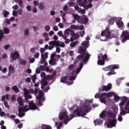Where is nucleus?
<instances>
[{"instance_id":"nucleus-43","label":"nucleus","mask_w":129,"mask_h":129,"mask_svg":"<svg viewBox=\"0 0 129 129\" xmlns=\"http://www.w3.org/2000/svg\"><path fill=\"white\" fill-rule=\"evenodd\" d=\"M77 44H78V42H77V41L73 42L70 44V46H71V48H73V47H75L76 46V45H77Z\"/></svg>"},{"instance_id":"nucleus-51","label":"nucleus","mask_w":129,"mask_h":129,"mask_svg":"<svg viewBox=\"0 0 129 129\" xmlns=\"http://www.w3.org/2000/svg\"><path fill=\"white\" fill-rule=\"evenodd\" d=\"M113 95H114V93L113 92H109L108 94H107V97H111V96H113Z\"/></svg>"},{"instance_id":"nucleus-7","label":"nucleus","mask_w":129,"mask_h":129,"mask_svg":"<svg viewBox=\"0 0 129 129\" xmlns=\"http://www.w3.org/2000/svg\"><path fill=\"white\" fill-rule=\"evenodd\" d=\"M88 44H89V41H85L83 42L81 45L82 46H83L84 47L82 46H80L79 50H78V53L81 54V55L85 56L86 53V50L89 47Z\"/></svg>"},{"instance_id":"nucleus-11","label":"nucleus","mask_w":129,"mask_h":129,"mask_svg":"<svg viewBox=\"0 0 129 129\" xmlns=\"http://www.w3.org/2000/svg\"><path fill=\"white\" fill-rule=\"evenodd\" d=\"M10 57L12 61H15V60H17V59L20 58V53L18 51L12 52L10 54Z\"/></svg>"},{"instance_id":"nucleus-61","label":"nucleus","mask_w":129,"mask_h":129,"mask_svg":"<svg viewBox=\"0 0 129 129\" xmlns=\"http://www.w3.org/2000/svg\"><path fill=\"white\" fill-rule=\"evenodd\" d=\"M114 100H116V101H118L119 100V97L117 95H114Z\"/></svg>"},{"instance_id":"nucleus-2","label":"nucleus","mask_w":129,"mask_h":129,"mask_svg":"<svg viewBox=\"0 0 129 129\" xmlns=\"http://www.w3.org/2000/svg\"><path fill=\"white\" fill-rule=\"evenodd\" d=\"M126 101L127 103H126ZM126 104L125 106V110L124 108H122V105H124V104ZM119 105L120 106V115H125L126 113H129V100L128 98L126 97H123L122 98L121 102L119 103Z\"/></svg>"},{"instance_id":"nucleus-37","label":"nucleus","mask_w":129,"mask_h":129,"mask_svg":"<svg viewBox=\"0 0 129 129\" xmlns=\"http://www.w3.org/2000/svg\"><path fill=\"white\" fill-rule=\"evenodd\" d=\"M71 36L75 37V39H78V38H79V35H76L75 33L73 31H71Z\"/></svg>"},{"instance_id":"nucleus-5","label":"nucleus","mask_w":129,"mask_h":129,"mask_svg":"<svg viewBox=\"0 0 129 129\" xmlns=\"http://www.w3.org/2000/svg\"><path fill=\"white\" fill-rule=\"evenodd\" d=\"M23 91L24 96L25 98V101L26 102H29V99H31V98H32V96L31 95L30 93L34 94V90L33 89H30L29 90L28 89L24 88L23 89Z\"/></svg>"},{"instance_id":"nucleus-63","label":"nucleus","mask_w":129,"mask_h":129,"mask_svg":"<svg viewBox=\"0 0 129 129\" xmlns=\"http://www.w3.org/2000/svg\"><path fill=\"white\" fill-rule=\"evenodd\" d=\"M118 120L119 121H122V115H120V114L118 115Z\"/></svg>"},{"instance_id":"nucleus-27","label":"nucleus","mask_w":129,"mask_h":129,"mask_svg":"<svg viewBox=\"0 0 129 129\" xmlns=\"http://www.w3.org/2000/svg\"><path fill=\"white\" fill-rule=\"evenodd\" d=\"M107 114V112L105 110H103L101 112V113L100 114V118H104L105 116H106V115Z\"/></svg>"},{"instance_id":"nucleus-6","label":"nucleus","mask_w":129,"mask_h":129,"mask_svg":"<svg viewBox=\"0 0 129 129\" xmlns=\"http://www.w3.org/2000/svg\"><path fill=\"white\" fill-rule=\"evenodd\" d=\"M98 65H101L102 66L105 64V60L109 61V58H107V54H106L103 55L102 53H100L99 56H98Z\"/></svg>"},{"instance_id":"nucleus-57","label":"nucleus","mask_w":129,"mask_h":129,"mask_svg":"<svg viewBox=\"0 0 129 129\" xmlns=\"http://www.w3.org/2000/svg\"><path fill=\"white\" fill-rule=\"evenodd\" d=\"M1 71L3 73H7V72H8V69H7V68H4Z\"/></svg>"},{"instance_id":"nucleus-15","label":"nucleus","mask_w":129,"mask_h":129,"mask_svg":"<svg viewBox=\"0 0 129 129\" xmlns=\"http://www.w3.org/2000/svg\"><path fill=\"white\" fill-rule=\"evenodd\" d=\"M29 109H31V110H36V109H38V107L37 105L35 103H34V101H31L29 102V107H27Z\"/></svg>"},{"instance_id":"nucleus-10","label":"nucleus","mask_w":129,"mask_h":129,"mask_svg":"<svg viewBox=\"0 0 129 129\" xmlns=\"http://www.w3.org/2000/svg\"><path fill=\"white\" fill-rule=\"evenodd\" d=\"M101 36H102V37L105 36L107 39H111V37H110V31H109V28H106L105 31H102Z\"/></svg>"},{"instance_id":"nucleus-58","label":"nucleus","mask_w":129,"mask_h":129,"mask_svg":"<svg viewBox=\"0 0 129 129\" xmlns=\"http://www.w3.org/2000/svg\"><path fill=\"white\" fill-rule=\"evenodd\" d=\"M6 99H7L8 101H10L11 99V96L9 94H6Z\"/></svg>"},{"instance_id":"nucleus-53","label":"nucleus","mask_w":129,"mask_h":129,"mask_svg":"<svg viewBox=\"0 0 129 129\" xmlns=\"http://www.w3.org/2000/svg\"><path fill=\"white\" fill-rule=\"evenodd\" d=\"M64 35H66L67 36H69V35H70L69 30L66 29L64 31Z\"/></svg>"},{"instance_id":"nucleus-41","label":"nucleus","mask_w":129,"mask_h":129,"mask_svg":"<svg viewBox=\"0 0 129 129\" xmlns=\"http://www.w3.org/2000/svg\"><path fill=\"white\" fill-rule=\"evenodd\" d=\"M42 129H51V126H47L46 124H42L41 126Z\"/></svg>"},{"instance_id":"nucleus-18","label":"nucleus","mask_w":129,"mask_h":129,"mask_svg":"<svg viewBox=\"0 0 129 129\" xmlns=\"http://www.w3.org/2000/svg\"><path fill=\"white\" fill-rule=\"evenodd\" d=\"M71 28L74 30H80L81 31H82V30L84 29V26L72 25L71 26Z\"/></svg>"},{"instance_id":"nucleus-59","label":"nucleus","mask_w":129,"mask_h":129,"mask_svg":"<svg viewBox=\"0 0 129 129\" xmlns=\"http://www.w3.org/2000/svg\"><path fill=\"white\" fill-rule=\"evenodd\" d=\"M12 15L14 16V17H18V13H17V11L15 10L13 11Z\"/></svg>"},{"instance_id":"nucleus-47","label":"nucleus","mask_w":129,"mask_h":129,"mask_svg":"<svg viewBox=\"0 0 129 129\" xmlns=\"http://www.w3.org/2000/svg\"><path fill=\"white\" fill-rule=\"evenodd\" d=\"M46 59L43 57V55H42L41 59L40 60V63L41 64H44V62H46Z\"/></svg>"},{"instance_id":"nucleus-17","label":"nucleus","mask_w":129,"mask_h":129,"mask_svg":"<svg viewBox=\"0 0 129 129\" xmlns=\"http://www.w3.org/2000/svg\"><path fill=\"white\" fill-rule=\"evenodd\" d=\"M15 72H16L15 68H14L12 64H10L8 68V76H11V75L15 73Z\"/></svg>"},{"instance_id":"nucleus-8","label":"nucleus","mask_w":129,"mask_h":129,"mask_svg":"<svg viewBox=\"0 0 129 129\" xmlns=\"http://www.w3.org/2000/svg\"><path fill=\"white\" fill-rule=\"evenodd\" d=\"M49 45H50L49 47V50H52L54 47H61L64 48L65 47V44L64 43L60 44V41H50L49 42Z\"/></svg>"},{"instance_id":"nucleus-50","label":"nucleus","mask_w":129,"mask_h":129,"mask_svg":"<svg viewBox=\"0 0 129 129\" xmlns=\"http://www.w3.org/2000/svg\"><path fill=\"white\" fill-rule=\"evenodd\" d=\"M24 115H25V113H24V112H21L20 113V111H19L18 116L19 117H23V116H24Z\"/></svg>"},{"instance_id":"nucleus-56","label":"nucleus","mask_w":129,"mask_h":129,"mask_svg":"<svg viewBox=\"0 0 129 129\" xmlns=\"http://www.w3.org/2000/svg\"><path fill=\"white\" fill-rule=\"evenodd\" d=\"M4 105L6 107H7V108H9V107H10V105H9V103L7 101H4Z\"/></svg>"},{"instance_id":"nucleus-40","label":"nucleus","mask_w":129,"mask_h":129,"mask_svg":"<svg viewBox=\"0 0 129 129\" xmlns=\"http://www.w3.org/2000/svg\"><path fill=\"white\" fill-rule=\"evenodd\" d=\"M3 31L6 35L10 33V29L7 27L4 28Z\"/></svg>"},{"instance_id":"nucleus-13","label":"nucleus","mask_w":129,"mask_h":129,"mask_svg":"<svg viewBox=\"0 0 129 129\" xmlns=\"http://www.w3.org/2000/svg\"><path fill=\"white\" fill-rule=\"evenodd\" d=\"M115 69H118V66L116 64L110 65L104 69V71H113Z\"/></svg>"},{"instance_id":"nucleus-35","label":"nucleus","mask_w":129,"mask_h":129,"mask_svg":"<svg viewBox=\"0 0 129 129\" xmlns=\"http://www.w3.org/2000/svg\"><path fill=\"white\" fill-rule=\"evenodd\" d=\"M116 25L118 28H122L123 27V22L122 21H118L116 22Z\"/></svg>"},{"instance_id":"nucleus-54","label":"nucleus","mask_w":129,"mask_h":129,"mask_svg":"<svg viewBox=\"0 0 129 129\" xmlns=\"http://www.w3.org/2000/svg\"><path fill=\"white\" fill-rule=\"evenodd\" d=\"M41 69H40V68H37L36 70V73L37 74H40L41 73Z\"/></svg>"},{"instance_id":"nucleus-45","label":"nucleus","mask_w":129,"mask_h":129,"mask_svg":"<svg viewBox=\"0 0 129 129\" xmlns=\"http://www.w3.org/2000/svg\"><path fill=\"white\" fill-rule=\"evenodd\" d=\"M48 54L49 53L48 52H45L44 54H41V56H43V58H44L45 59H47L48 58Z\"/></svg>"},{"instance_id":"nucleus-34","label":"nucleus","mask_w":129,"mask_h":129,"mask_svg":"<svg viewBox=\"0 0 129 129\" xmlns=\"http://www.w3.org/2000/svg\"><path fill=\"white\" fill-rule=\"evenodd\" d=\"M69 119H70L69 116H66L64 119V121H63V123H64V124H67L69 122Z\"/></svg>"},{"instance_id":"nucleus-30","label":"nucleus","mask_w":129,"mask_h":129,"mask_svg":"<svg viewBox=\"0 0 129 129\" xmlns=\"http://www.w3.org/2000/svg\"><path fill=\"white\" fill-rule=\"evenodd\" d=\"M67 79H68V76H66L60 79V82H62V83H66Z\"/></svg>"},{"instance_id":"nucleus-28","label":"nucleus","mask_w":129,"mask_h":129,"mask_svg":"<svg viewBox=\"0 0 129 129\" xmlns=\"http://www.w3.org/2000/svg\"><path fill=\"white\" fill-rule=\"evenodd\" d=\"M12 89L15 93H19L20 92V90H19V88L16 85L12 87Z\"/></svg>"},{"instance_id":"nucleus-48","label":"nucleus","mask_w":129,"mask_h":129,"mask_svg":"<svg viewBox=\"0 0 129 129\" xmlns=\"http://www.w3.org/2000/svg\"><path fill=\"white\" fill-rule=\"evenodd\" d=\"M76 79V76H70L69 78V80L71 81H73V80H75V79Z\"/></svg>"},{"instance_id":"nucleus-38","label":"nucleus","mask_w":129,"mask_h":129,"mask_svg":"<svg viewBox=\"0 0 129 129\" xmlns=\"http://www.w3.org/2000/svg\"><path fill=\"white\" fill-rule=\"evenodd\" d=\"M38 8L39 10H43L45 9V6H44V4L42 3H40L38 4Z\"/></svg>"},{"instance_id":"nucleus-26","label":"nucleus","mask_w":129,"mask_h":129,"mask_svg":"<svg viewBox=\"0 0 129 129\" xmlns=\"http://www.w3.org/2000/svg\"><path fill=\"white\" fill-rule=\"evenodd\" d=\"M92 102V100L87 99L85 100V103L83 106H84V105H85L86 106H87V105H89L90 106L91 108L88 110V112H89V111H90V109H91V106H90V105H89L87 103H91Z\"/></svg>"},{"instance_id":"nucleus-64","label":"nucleus","mask_w":129,"mask_h":129,"mask_svg":"<svg viewBox=\"0 0 129 129\" xmlns=\"http://www.w3.org/2000/svg\"><path fill=\"white\" fill-rule=\"evenodd\" d=\"M9 48H10V44H7L4 46L5 50H9Z\"/></svg>"},{"instance_id":"nucleus-12","label":"nucleus","mask_w":129,"mask_h":129,"mask_svg":"<svg viewBox=\"0 0 129 129\" xmlns=\"http://www.w3.org/2000/svg\"><path fill=\"white\" fill-rule=\"evenodd\" d=\"M112 85L111 83H109L107 85V86L103 85L99 89V91H109L111 89Z\"/></svg>"},{"instance_id":"nucleus-20","label":"nucleus","mask_w":129,"mask_h":129,"mask_svg":"<svg viewBox=\"0 0 129 129\" xmlns=\"http://www.w3.org/2000/svg\"><path fill=\"white\" fill-rule=\"evenodd\" d=\"M74 63L73 64H71L69 66V71L70 72V75H74L75 74V70H74Z\"/></svg>"},{"instance_id":"nucleus-52","label":"nucleus","mask_w":129,"mask_h":129,"mask_svg":"<svg viewBox=\"0 0 129 129\" xmlns=\"http://www.w3.org/2000/svg\"><path fill=\"white\" fill-rule=\"evenodd\" d=\"M84 35H85V31H82L80 32V36L82 38H83V37L84 36Z\"/></svg>"},{"instance_id":"nucleus-1","label":"nucleus","mask_w":129,"mask_h":129,"mask_svg":"<svg viewBox=\"0 0 129 129\" xmlns=\"http://www.w3.org/2000/svg\"><path fill=\"white\" fill-rule=\"evenodd\" d=\"M90 108H91V107L89 105L82 106L81 108H77V109L73 111V114H70V120L74 117H77V116H84V115H86L87 112H88V110H89Z\"/></svg>"},{"instance_id":"nucleus-36","label":"nucleus","mask_w":129,"mask_h":129,"mask_svg":"<svg viewBox=\"0 0 129 129\" xmlns=\"http://www.w3.org/2000/svg\"><path fill=\"white\" fill-rule=\"evenodd\" d=\"M44 96V93H43V91H40L39 93L38 96L36 97V99H40L41 97H43Z\"/></svg>"},{"instance_id":"nucleus-33","label":"nucleus","mask_w":129,"mask_h":129,"mask_svg":"<svg viewBox=\"0 0 129 129\" xmlns=\"http://www.w3.org/2000/svg\"><path fill=\"white\" fill-rule=\"evenodd\" d=\"M3 15L4 16V18H8L9 15H10V13L5 10L3 12Z\"/></svg>"},{"instance_id":"nucleus-39","label":"nucleus","mask_w":129,"mask_h":129,"mask_svg":"<svg viewBox=\"0 0 129 129\" xmlns=\"http://www.w3.org/2000/svg\"><path fill=\"white\" fill-rule=\"evenodd\" d=\"M94 123H95V125L97 124H100L101 123V120L100 119H97L94 121Z\"/></svg>"},{"instance_id":"nucleus-23","label":"nucleus","mask_w":129,"mask_h":129,"mask_svg":"<svg viewBox=\"0 0 129 129\" xmlns=\"http://www.w3.org/2000/svg\"><path fill=\"white\" fill-rule=\"evenodd\" d=\"M67 114V113H66V112H61V113H60L58 116L59 119H60V120H63V119H64Z\"/></svg>"},{"instance_id":"nucleus-44","label":"nucleus","mask_w":129,"mask_h":129,"mask_svg":"<svg viewBox=\"0 0 129 129\" xmlns=\"http://www.w3.org/2000/svg\"><path fill=\"white\" fill-rule=\"evenodd\" d=\"M3 38H4V31H3V30L0 29V42Z\"/></svg>"},{"instance_id":"nucleus-42","label":"nucleus","mask_w":129,"mask_h":129,"mask_svg":"<svg viewBox=\"0 0 129 129\" xmlns=\"http://www.w3.org/2000/svg\"><path fill=\"white\" fill-rule=\"evenodd\" d=\"M20 64L21 65H26L27 64V61H26L25 59H20Z\"/></svg>"},{"instance_id":"nucleus-19","label":"nucleus","mask_w":129,"mask_h":129,"mask_svg":"<svg viewBox=\"0 0 129 129\" xmlns=\"http://www.w3.org/2000/svg\"><path fill=\"white\" fill-rule=\"evenodd\" d=\"M115 124H116V120L113 119L108 123L107 126V127L111 128L113 127V126H115Z\"/></svg>"},{"instance_id":"nucleus-49","label":"nucleus","mask_w":129,"mask_h":129,"mask_svg":"<svg viewBox=\"0 0 129 129\" xmlns=\"http://www.w3.org/2000/svg\"><path fill=\"white\" fill-rule=\"evenodd\" d=\"M39 56H40V53L36 52L34 55V57L35 59H38L39 58Z\"/></svg>"},{"instance_id":"nucleus-62","label":"nucleus","mask_w":129,"mask_h":129,"mask_svg":"<svg viewBox=\"0 0 129 129\" xmlns=\"http://www.w3.org/2000/svg\"><path fill=\"white\" fill-rule=\"evenodd\" d=\"M39 68L40 69L41 71H44V70H45V69L46 68V67H45V66H40L39 67Z\"/></svg>"},{"instance_id":"nucleus-60","label":"nucleus","mask_w":129,"mask_h":129,"mask_svg":"<svg viewBox=\"0 0 129 129\" xmlns=\"http://www.w3.org/2000/svg\"><path fill=\"white\" fill-rule=\"evenodd\" d=\"M26 9L28 12H31L32 11V7H31V6L29 5L26 7Z\"/></svg>"},{"instance_id":"nucleus-3","label":"nucleus","mask_w":129,"mask_h":129,"mask_svg":"<svg viewBox=\"0 0 129 129\" xmlns=\"http://www.w3.org/2000/svg\"><path fill=\"white\" fill-rule=\"evenodd\" d=\"M90 58V54H89V53H87L85 57L84 55L80 54L76 57L74 64H76V63H78V62H80V61H81V63H82V61H83L84 64H86L87 62H88Z\"/></svg>"},{"instance_id":"nucleus-24","label":"nucleus","mask_w":129,"mask_h":129,"mask_svg":"<svg viewBox=\"0 0 129 129\" xmlns=\"http://www.w3.org/2000/svg\"><path fill=\"white\" fill-rule=\"evenodd\" d=\"M27 107H28V105L25 106L24 108L20 107V108L18 109V111L20 113L24 112V111H28V110H29V109Z\"/></svg>"},{"instance_id":"nucleus-31","label":"nucleus","mask_w":129,"mask_h":129,"mask_svg":"<svg viewBox=\"0 0 129 129\" xmlns=\"http://www.w3.org/2000/svg\"><path fill=\"white\" fill-rule=\"evenodd\" d=\"M30 35V30L26 28L24 30V36L25 37H29Z\"/></svg>"},{"instance_id":"nucleus-29","label":"nucleus","mask_w":129,"mask_h":129,"mask_svg":"<svg viewBox=\"0 0 129 129\" xmlns=\"http://www.w3.org/2000/svg\"><path fill=\"white\" fill-rule=\"evenodd\" d=\"M115 20H116V18L115 17H113L111 19H109L108 21V23L109 25H113L114 23V21H115Z\"/></svg>"},{"instance_id":"nucleus-46","label":"nucleus","mask_w":129,"mask_h":129,"mask_svg":"<svg viewBox=\"0 0 129 129\" xmlns=\"http://www.w3.org/2000/svg\"><path fill=\"white\" fill-rule=\"evenodd\" d=\"M110 72H108L107 73V75H108L109 76H110V75H113L114 74H116V73H115V72H114V71H110Z\"/></svg>"},{"instance_id":"nucleus-21","label":"nucleus","mask_w":129,"mask_h":129,"mask_svg":"<svg viewBox=\"0 0 129 129\" xmlns=\"http://www.w3.org/2000/svg\"><path fill=\"white\" fill-rule=\"evenodd\" d=\"M107 117H111V118H114L115 119L116 115L114 114L111 110H108L107 112Z\"/></svg>"},{"instance_id":"nucleus-14","label":"nucleus","mask_w":129,"mask_h":129,"mask_svg":"<svg viewBox=\"0 0 129 129\" xmlns=\"http://www.w3.org/2000/svg\"><path fill=\"white\" fill-rule=\"evenodd\" d=\"M79 23L86 25V24L88 23V18H87L86 15H84L82 17L81 16L80 20H79Z\"/></svg>"},{"instance_id":"nucleus-25","label":"nucleus","mask_w":129,"mask_h":129,"mask_svg":"<svg viewBox=\"0 0 129 129\" xmlns=\"http://www.w3.org/2000/svg\"><path fill=\"white\" fill-rule=\"evenodd\" d=\"M83 68V62L80 63V67L79 68H78L76 71H75V73L76 74H79L80 71H81V70Z\"/></svg>"},{"instance_id":"nucleus-16","label":"nucleus","mask_w":129,"mask_h":129,"mask_svg":"<svg viewBox=\"0 0 129 129\" xmlns=\"http://www.w3.org/2000/svg\"><path fill=\"white\" fill-rule=\"evenodd\" d=\"M106 96H107V94L106 93H102L101 94L100 97V101L102 103H106Z\"/></svg>"},{"instance_id":"nucleus-4","label":"nucleus","mask_w":129,"mask_h":129,"mask_svg":"<svg viewBox=\"0 0 129 129\" xmlns=\"http://www.w3.org/2000/svg\"><path fill=\"white\" fill-rule=\"evenodd\" d=\"M61 58V55L57 54L56 55V52H53L50 55V59L49 60V64L51 65V66H55V65H57V62H58V60Z\"/></svg>"},{"instance_id":"nucleus-22","label":"nucleus","mask_w":129,"mask_h":129,"mask_svg":"<svg viewBox=\"0 0 129 129\" xmlns=\"http://www.w3.org/2000/svg\"><path fill=\"white\" fill-rule=\"evenodd\" d=\"M41 89H44L45 88V86H46L48 84V82L46 78L43 79L41 82Z\"/></svg>"},{"instance_id":"nucleus-32","label":"nucleus","mask_w":129,"mask_h":129,"mask_svg":"<svg viewBox=\"0 0 129 129\" xmlns=\"http://www.w3.org/2000/svg\"><path fill=\"white\" fill-rule=\"evenodd\" d=\"M73 17H74V20H75V21H77V22L79 23V20H80V18L81 16H79L77 14H73Z\"/></svg>"},{"instance_id":"nucleus-9","label":"nucleus","mask_w":129,"mask_h":129,"mask_svg":"<svg viewBox=\"0 0 129 129\" xmlns=\"http://www.w3.org/2000/svg\"><path fill=\"white\" fill-rule=\"evenodd\" d=\"M87 3H88L87 0H78V4L79 6H80V7H83L85 10H88V9H89L88 8V6L86 5Z\"/></svg>"},{"instance_id":"nucleus-55","label":"nucleus","mask_w":129,"mask_h":129,"mask_svg":"<svg viewBox=\"0 0 129 129\" xmlns=\"http://www.w3.org/2000/svg\"><path fill=\"white\" fill-rule=\"evenodd\" d=\"M50 26L49 25H46L45 27V30L46 32H49L50 31Z\"/></svg>"}]
</instances>
